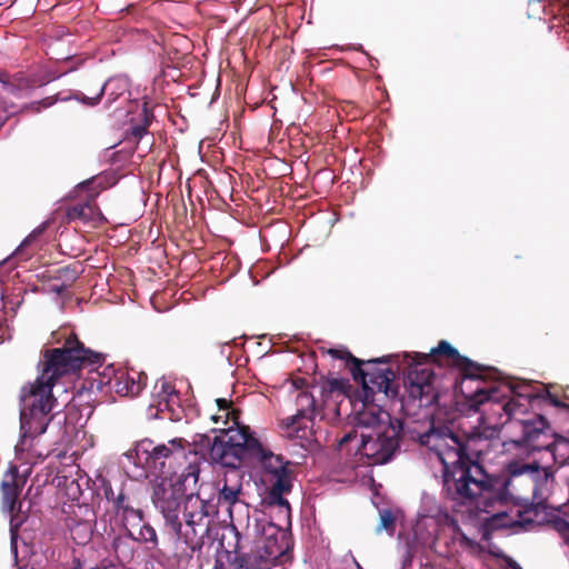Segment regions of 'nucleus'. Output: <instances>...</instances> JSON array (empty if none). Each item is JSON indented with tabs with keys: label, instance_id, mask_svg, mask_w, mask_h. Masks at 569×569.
Listing matches in <instances>:
<instances>
[{
	"label": "nucleus",
	"instance_id": "obj_38",
	"mask_svg": "<svg viewBox=\"0 0 569 569\" xmlns=\"http://www.w3.org/2000/svg\"><path fill=\"white\" fill-rule=\"evenodd\" d=\"M68 288H64L63 287V283H60V284H53L51 287V291L58 293V295H61Z\"/></svg>",
	"mask_w": 569,
	"mask_h": 569
},
{
	"label": "nucleus",
	"instance_id": "obj_13",
	"mask_svg": "<svg viewBox=\"0 0 569 569\" xmlns=\"http://www.w3.org/2000/svg\"><path fill=\"white\" fill-rule=\"evenodd\" d=\"M26 482V476L20 475L14 465H11L2 477L0 483L1 505L2 509L12 517L21 509L20 496Z\"/></svg>",
	"mask_w": 569,
	"mask_h": 569
},
{
	"label": "nucleus",
	"instance_id": "obj_4",
	"mask_svg": "<svg viewBox=\"0 0 569 569\" xmlns=\"http://www.w3.org/2000/svg\"><path fill=\"white\" fill-rule=\"evenodd\" d=\"M198 485H187L181 479L159 480L153 486L152 502L166 521V527L182 551H196L209 532V505L194 492Z\"/></svg>",
	"mask_w": 569,
	"mask_h": 569
},
{
	"label": "nucleus",
	"instance_id": "obj_20",
	"mask_svg": "<svg viewBox=\"0 0 569 569\" xmlns=\"http://www.w3.org/2000/svg\"><path fill=\"white\" fill-rule=\"evenodd\" d=\"M229 481L230 479L226 477L223 486L219 489L218 495V503L220 506H226L227 509H230L231 506L239 501V495L242 489V485L239 479H237L232 485H230Z\"/></svg>",
	"mask_w": 569,
	"mask_h": 569
},
{
	"label": "nucleus",
	"instance_id": "obj_1",
	"mask_svg": "<svg viewBox=\"0 0 569 569\" xmlns=\"http://www.w3.org/2000/svg\"><path fill=\"white\" fill-rule=\"evenodd\" d=\"M421 447L433 452L442 465V492L452 508L485 512L492 519L509 517L505 526L527 527L551 523L559 517L545 500L523 507H509L515 496L510 490L512 478L529 475L535 482L548 488L553 481L552 472L537 462L510 463V476L489 473L481 462L487 438L480 431L469 433L455 431L447 426H431L429 430L412 435Z\"/></svg>",
	"mask_w": 569,
	"mask_h": 569
},
{
	"label": "nucleus",
	"instance_id": "obj_5",
	"mask_svg": "<svg viewBox=\"0 0 569 569\" xmlns=\"http://www.w3.org/2000/svg\"><path fill=\"white\" fill-rule=\"evenodd\" d=\"M127 458L160 480L181 479L190 486L198 485L200 467L206 461L204 455L183 438L158 445L143 439L127 452Z\"/></svg>",
	"mask_w": 569,
	"mask_h": 569
},
{
	"label": "nucleus",
	"instance_id": "obj_42",
	"mask_svg": "<svg viewBox=\"0 0 569 569\" xmlns=\"http://www.w3.org/2000/svg\"><path fill=\"white\" fill-rule=\"evenodd\" d=\"M11 547H12L14 555L17 556V541H16L14 533H12V537H11Z\"/></svg>",
	"mask_w": 569,
	"mask_h": 569
},
{
	"label": "nucleus",
	"instance_id": "obj_6",
	"mask_svg": "<svg viewBox=\"0 0 569 569\" xmlns=\"http://www.w3.org/2000/svg\"><path fill=\"white\" fill-rule=\"evenodd\" d=\"M402 429V422L387 412L365 410L358 415L356 427L338 441V449L350 452L355 448L358 462L383 465L399 450Z\"/></svg>",
	"mask_w": 569,
	"mask_h": 569
},
{
	"label": "nucleus",
	"instance_id": "obj_35",
	"mask_svg": "<svg viewBox=\"0 0 569 569\" xmlns=\"http://www.w3.org/2000/svg\"><path fill=\"white\" fill-rule=\"evenodd\" d=\"M9 338V327L7 323L6 312H0V343Z\"/></svg>",
	"mask_w": 569,
	"mask_h": 569
},
{
	"label": "nucleus",
	"instance_id": "obj_40",
	"mask_svg": "<svg viewBox=\"0 0 569 569\" xmlns=\"http://www.w3.org/2000/svg\"><path fill=\"white\" fill-rule=\"evenodd\" d=\"M9 73L6 71H0V82L3 86V89L6 90V83L8 82Z\"/></svg>",
	"mask_w": 569,
	"mask_h": 569
},
{
	"label": "nucleus",
	"instance_id": "obj_14",
	"mask_svg": "<svg viewBox=\"0 0 569 569\" xmlns=\"http://www.w3.org/2000/svg\"><path fill=\"white\" fill-rule=\"evenodd\" d=\"M297 413L283 419L282 423L286 426H295L299 422V420H308L312 422L315 412H316V399L315 397L306 391H301L297 396Z\"/></svg>",
	"mask_w": 569,
	"mask_h": 569
},
{
	"label": "nucleus",
	"instance_id": "obj_7",
	"mask_svg": "<svg viewBox=\"0 0 569 569\" xmlns=\"http://www.w3.org/2000/svg\"><path fill=\"white\" fill-rule=\"evenodd\" d=\"M432 361H445L458 369L463 379L471 381L482 379L483 372L487 370L485 366L461 356L446 340L439 341L438 346L430 349L429 353H415V366L409 369L405 378V387L408 400L417 402L420 408L437 403L441 393L447 390L442 386L439 376L431 368H419L420 365Z\"/></svg>",
	"mask_w": 569,
	"mask_h": 569
},
{
	"label": "nucleus",
	"instance_id": "obj_44",
	"mask_svg": "<svg viewBox=\"0 0 569 569\" xmlns=\"http://www.w3.org/2000/svg\"><path fill=\"white\" fill-rule=\"evenodd\" d=\"M18 569H34L32 567H29L28 565L20 566Z\"/></svg>",
	"mask_w": 569,
	"mask_h": 569
},
{
	"label": "nucleus",
	"instance_id": "obj_34",
	"mask_svg": "<svg viewBox=\"0 0 569 569\" xmlns=\"http://www.w3.org/2000/svg\"><path fill=\"white\" fill-rule=\"evenodd\" d=\"M458 541L463 548L472 549L477 547V542L470 539L465 532L460 530V528L456 525Z\"/></svg>",
	"mask_w": 569,
	"mask_h": 569
},
{
	"label": "nucleus",
	"instance_id": "obj_2",
	"mask_svg": "<svg viewBox=\"0 0 569 569\" xmlns=\"http://www.w3.org/2000/svg\"><path fill=\"white\" fill-rule=\"evenodd\" d=\"M52 339L60 346L41 351L37 378L26 382L19 391L20 429L23 437L43 435L59 415L61 409L53 396V388L60 380L101 361V355L86 348L72 331L53 332Z\"/></svg>",
	"mask_w": 569,
	"mask_h": 569
},
{
	"label": "nucleus",
	"instance_id": "obj_25",
	"mask_svg": "<svg viewBox=\"0 0 569 569\" xmlns=\"http://www.w3.org/2000/svg\"><path fill=\"white\" fill-rule=\"evenodd\" d=\"M120 516L123 522L131 527L140 526L143 522V511L132 503Z\"/></svg>",
	"mask_w": 569,
	"mask_h": 569
},
{
	"label": "nucleus",
	"instance_id": "obj_31",
	"mask_svg": "<svg viewBox=\"0 0 569 569\" xmlns=\"http://www.w3.org/2000/svg\"><path fill=\"white\" fill-rule=\"evenodd\" d=\"M56 102V99L53 97H47L39 101H33L27 106L23 107V111L26 112H40L42 109L49 108L53 106Z\"/></svg>",
	"mask_w": 569,
	"mask_h": 569
},
{
	"label": "nucleus",
	"instance_id": "obj_45",
	"mask_svg": "<svg viewBox=\"0 0 569 569\" xmlns=\"http://www.w3.org/2000/svg\"><path fill=\"white\" fill-rule=\"evenodd\" d=\"M566 31L569 32V21L566 24Z\"/></svg>",
	"mask_w": 569,
	"mask_h": 569
},
{
	"label": "nucleus",
	"instance_id": "obj_33",
	"mask_svg": "<svg viewBox=\"0 0 569 569\" xmlns=\"http://www.w3.org/2000/svg\"><path fill=\"white\" fill-rule=\"evenodd\" d=\"M131 503L130 498L120 491L119 495L113 499V506L118 515H121Z\"/></svg>",
	"mask_w": 569,
	"mask_h": 569
},
{
	"label": "nucleus",
	"instance_id": "obj_17",
	"mask_svg": "<svg viewBox=\"0 0 569 569\" xmlns=\"http://www.w3.org/2000/svg\"><path fill=\"white\" fill-rule=\"evenodd\" d=\"M97 211V206L90 201L77 203L67 208L66 219L67 222H72L77 220L88 222L94 218Z\"/></svg>",
	"mask_w": 569,
	"mask_h": 569
},
{
	"label": "nucleus",
	"instance_id": "obj_11",
	"mask_svg": "<svg viewBox=\"0 0 569 569\" xmlns=\"http://www.w3.org/2000/svg\"><path fill=\"white\" fill-rule=\"evenodd\" d=\"M147 383V375L137 370L119 369L117 371L106 368L97 387L102 385L109 387L110 391H114L121 397L138 396Z\"/></svg>",
	"mask_w": 569,
	"mask_h": 569
},
{
	"label": "nucleus",
	"instance_id": "obj_21",
	"mask_svg": "<svg viewBox=\"0 0 569 569\" xmlns=\"http://www.w3.org/2000/svg\"><path fill=\"white\" fill-rule=\"evenodd\" d=\"M34 86L36 80L32 77L24 72H16L14 74H9L6 91L11 94H17L19 91L31 89Z\"/></svg>",
	"mask_w": 569,
	"mask_h": 569
},
{
	"label": "nucleus",
	"instance_id": "obj_23",
	"mask_svg": "<svg viewBox=\"0 0 569 569\" xmlns=\"http://www.w3.org/2000/svg\"><path fill=\"white\" fill-rule=\"evenodd\" d=\"M327 352L335 359L343 360L346 367L350 370L351 373L353 370H356L358 373L360 372V366L363 365V361L356 358L349 350L345 348H330Z\"/></svg>",
	"mask_w": 569,
	"mask_h": 569
},
{
	"label": "nucleus",
	"instance_id": "obj_32",
	"mask_svg": "<svg viewBox=\"0 0 569 569\" xmlns=\"http://www.w3.org/2000/svg\"><path fill=\"white\" fill-rule=\"evenodd\" d=\"M104 88H106V84L99 86L98 90L94 92V96H91V97L87 96L83 92H78L76 94V97L78 100H80L83 103H87L89 106H94L101 100V97L104 93Z\"/></svg>",
	"mask_w": 569,
	"mask_h": 569
},
{
	"label": "nucleus",
	"instance_id": "obj_41",
	"mask_svg": "<svg viewBox=\"0 0 569 569\" xmlns=\"http://www.w3.org/2000/svg\"><path fill=\"white\" fill-rule=\"evenodd\" d=\"M62 569H82V567H81L80 560L74 558L73 561H72V567L71 568H62Z\"/></svg>",
	"mask_w": 569,
	"mask_h": 569
},
{
	"label": "nucleus",
	"instance_id": "obj_37",
	"mask_svg": "<svg viewBox=\"0 0 569 569\" xmlns=\"http://www.w3.org/2000/svg\"><path fill=\"white\" fill-rule=\"evenodd\" d=\"M293 386L296 389H303L307 386V381L303 378H297L293 381Z\"/></svg>",
	"mask_w": 569,
	"mask_h": 569
},
{
	"label": "nucleus",
	"instance_id": "obj_18",
	"mask_svg": "<svg viewBox=\"0 0 569 569\" xmlns=\"http://www.w3.org/2000/svg\"><path fill=\"white\" fill-rule=\"evenodd\" d=\"M284 429L287 430V435L291 439L298 440V445L305 449H309L315 439L311 427L308 426L305 420H299V422L295 426H286L283 423Z\"/></svg>",
	"mask_w": 569,
	"mask_h": 569
},
{
	"label": "nucleus",
	"instance_id": "obj_30",
	"mask_svg": "<svg viewBox=\"0 0 569 569\" xmlns=\"http://www.w3.org/2000/svg\"><path fill=\"white\" fill-rule=\"evenodd\" d=\"M219 411L224 412L226 420H232L233 423L238 422V411L231 408V401L224 398L216 400Z\"/></svg>",
	"mask_w": 569,
	"mask_h": 569
},
{
	"label": "nucleus",
	"instance_id": "obj_28",
	"mask_svg": "<svg viewBox=\"0 0 569 569\" xmlns=\"http://www.w3.org/2000/svg\"><path fill=\"white\" fill-rule=\"evenodd\" d=\"M552 527L560 535L563 543L569 547V520L559 517L552 518Z\"/></svg>",
	"mask_w": 569,
	"mask_h": 569
},
{
	"label": "nucleus",
	"instance_id": "obj_36",
	"mask_svg": "<svg viewBox=\"0 0 569 569\" xmlns=\"http://www.w3.org/2000/svg\"><path fill=\"white\" fill-rule=\"evenodd\" d=\"M343 388H345V382L340 379H331L328 381V390L330 392L342 391Z\"/></svg>",
	"mask_w": 569,
	"mask_h": 569
},
{
	"label": "nucleus",
	"instance_id": "obj_29",
	"mask_svg": "<svg viewBox=\"0 0 569 569\" xmlns=\"http://www.w3.org/2000/svg\"><path fill=\"white\" fill-rule=\"evenodd\" d=\"M49 222L46 221L43 223H41L39 227H37L23 241L22 243L19 246V248L17 249L16 253L17 254H21L23 252V250L29 247L33 241H36L43 232L44 230L47 229Z\"/></svg>",
	"mask_w": 569,
	"mask_h": 569
},
{
	"label": "nucleus",
	"instance_id": "obj_39",
	"mask_svg": "<svg viewBox=\"0 0 569 569\" xmlns=\"http://www.w3.org/2000/svg\"><path fill=\"white\" fill-rule=\"evenodd\" d=\"M211 420L214 423H218L219 421H223V423H228L229 420H226L224 413L223 415H213L211 416Z\"/></svg>",
	"mask_w": 569,
	"mask_h": 569
},
{
	"label": "nucleus",
	"instance_id": "obj_22",
	"mask_svg": "<svg viewBox=\"0 0 569 569\" xmlns=\"http://www.w3.org/2000/svg\"><path fill=\"white\" fill-rule=\"evenodd\" d=\"M82 272L81 264L74 262L56 270L53 279L63 283L64 288H70Z\"/></svg>",
	"mask_w": 569,
	"mask_h": 569
},
{
	"label": "nucleus",
	"instance_id": "obj_15",
	"mask_svg": "<svg viewBox=\"0 0 569 569\" xmlns=\"http://www.w3.org/2000/svg\"><path fill=\"white\" fill-rule=\"evenodd\" d=\"M126 535H119L114 537L112 541V549L117 560L121 565L130 563L134 558L136 552V539L130 530H127Z\"/></svg>",
	"mask_w": 569,
	"mask_h": 569
},
{
	"label": "nucleus",
	"instance_id": "obj_16",
	"mask_svg": "<svg viewBox=\"0 0 569 569\" xmlns=\"http://www.w3.org/2000/svg\"><path fill=\"white\" fill-rule=\"evenodd\" d=\"M292 486V483H286L283 480H279L277 483L269 487L268 492L269 505L278 507L288 519H290L291 508L284 495L291 492Z\"/></svg>",
	"mask_w": 569,
	"mask_h": 569
},
{
	"label": "nucleus",
	"instance_id": "obj_8",
	"mask_svg": "<svg viewBox=\"0 0 569 569\" xmlns=\"http://www.w3.org/2000/svg\"><path fill=\"white\" fill-rule=\"evenodd\" d=\"M247 532L254 537L256 550L241 559L244 569H271L288 559L290 538L281 527L256 519L252 527L248 523Z\"/></svg>",
	"mask_w": 569,
	"mask_h": 569
},
{
	"label": "nucleus",
	"instance_id": "obj_10",
	"mask_svg": "<svg viewBox=\"0 0 569 569\" xmlns=\"http://www.w3.org/2000/svg\"><path fill=\"white\" fill-rule=\"evenodd\" d=\"M389 361V357L371 359L363 361V365L360 366L359 373L353 370L352 378L356 382L361 383L366 398L377 392H382L385 396L395 393L391 389L396 377L395 371L389 367H380V365L386 366Z\"/></svg>",
	"mask_w": 569,
	"mask_h": 569
},
{
	"label": "nucleus",
	"instance_id": "obj_43",
	"mask_svg": "<svg viewBox=\"0 0 569 569\" xmlns=\"http://www.w3.org/2000/svg\"><path fill=\"white\" fill-rule=\"evenodd\" d=\"M110 495H113L112 490H111V489L106 490V497H107L108 499H110Z\"/></svg>",
	"mask_w": 569,
	"mask_h": 569
},
{
	"label": "nucleus",
	"instance_id": "obj_12",
	"mask_svg": "<svg viewBox=\"0 0 569 569\" xmlns=\"http://www.w3.org/2000/svg\"><path fill=\"white\" fill-rule=\"evenodd\" d=\"M252 462L260 465L263 481L273 486L279 480L286 483H292L293 470L291 461L281 455H276L271 450L264 448L259 441V449L253 453Z\"/></svg>",
	"mask_w": 569,
	"mask_h": 569
},
{
	"label": "nucleus",
	"instance_id": "obj_27",
	"mask_svg": "<svg viewBox=\"0 0 569 569\" xmlns=\"http://www.w3.org/2000/svg\"><path fill=\"white\" fill-rule=\"evenodd\" d=\"M380 522L377 528L378 531L386 530L389 533H393L396 529V517L390 509H382L379 512Z\"/></svg>",
	"mask_w": 569,
	"mask_h": 569
},
{
	"label": "nucleus",
	"instance_id": "obj_9",
	"mask_svg": "<svg viewBox=\"0 0 569 569\" xmlns=\"http://www.w3.org/2000/svg\"><path fill=\"white\" fill-rule=\"evenodd\" d=\"M236 426L229 427L224 430V437H216L211 443L208 436H202V441L210 445L211 461L232 470L252 463L253 453L259 449V440L250 428L239 422H236Z\"/></svg>",
	"mask_w": 569,
	"mask_h": 569
},
{
	"label": "nucleus",
	"instance_id": "obj_24",
	"mask_svg": "<svg viewBox=\"0 0 569 569\" xmlns=\"http://www.w3.org/2000/svg\"><path fill=\"white\" fill-rule=\"evenodd\" d=\"M154 388L156 389L159 388L158 407L164 406L167 408L169 406L170 398L172 396L178 397V393L176 392L174 387L170 382L161 381L160 385L157 383Z\"/></svg>",
	"mask_w": 569,
	"mask_h": 569
},
{
	"label": "nucleus",
	"instance_id": "obj_19",
	"mask_svg": "<svg viewBox=\"0 0 569 569\" xmlns=\"http://www.w3.org/2000/svg\"><path fill=\"white\" fill-rule=\"evenodd\" d=\"M139 118L140 121L136 124H132L128 131V138L133 139L136 142L140 141L141 138L148 133V128L154 118L152 109L149 108L148 102L143 103Z\"/></svg>",
	"mask_w": 569,
	"mask_h": 569
},
{
	"label": "nucleus",
	"instance_id": "obj_3",
	"mask_svg": "<svg viewBox=\"0 0 569 569\" xmlns=\"http://www.w3.org/2000/svg\"><path fill=\"white\" fill-rule=\"evenodd\" d=\"M482 379H476L482 386H478L469 395H465L466 405L473 411H491L506 420L502 423L513 421L520 430V437L513 442L516 446L523 447L527 450L540 451L550 450L553 446L552 429L542 415H528L529 407L539 408L541 406H552L555 408L569 411V405L560 400L557 393L550 391L543 383L533 386L531 383H518L511 387L488 385L485 379L490 371L486 367Z\"/></svg>",
	"mask_w": 569,
	"mask_h": 569
},
{
	"label": "nucleus",
	"instance_id": "obj_26",
	"mask_svg": "<svg viewBox=\"0 0 569 569\" xmlns=\"http://www.w3.org/2000/svg\"><path fill=\"white\" fill-rule=\"evenodd\" d=\"M139 532L138 536L134 537L136 542L142 541L146 543H151L152 547H156L158 545L157 533L152 526L146 522H141L139 526Z\"/></svg>",
	"mask_w": 569,
	"mask_h": 569
}]
</instances>
